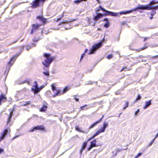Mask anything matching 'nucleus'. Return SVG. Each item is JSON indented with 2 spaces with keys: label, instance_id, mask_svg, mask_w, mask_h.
I'll return each mask as SVG.
<instances>
[{
  "label": "nucleus",
  "instance_id": "1",
  "mask_svg": "<svg viewBox=\"0 0 158 158\" xmlns=\"http://www.w3.org/2000/svg\"><path fill=\"white\" fill-rule=\"evenodd\" d=\"M136 9V8L133 10H127L126 11H123L119 13H117L107 10L104 8L102 7L101 6H100L99 9L97 10L96 11L97 15L96 16L94 17V19L95 20H98L103 16V14H102L98 13V11H99L100 9L104 12V14L105 15H110L112 16H117L118 15H119V14L120 15H126L132 12L133 11L136 10L137 9Z\"/></svg>",
  "mask_w": 158,
  "mask_h": 158
},
{
  "label": "nucleus",
  "instance_id": "2",
  "mask_svg": "<svg viewBox=\"0 0 158 158\" xmlns=\"http://www.w3.org/2000/svg\"><path fill=\"white\" fill-rule=\"evenodd\" d=\"M44 56L45 58L44 61L42 62V63L45 67L44 69L46 71L44 72L43 73L45 75L48 76L49 75V73L48 71V67L50 64L55 59L54 56H52L49 53H44Z\"/></svg>",
  "mask_w": 158,
  "mask_h": 158
},
{
  "label": "nucleus",
  "instance_id": "3",
  "mask_svg": "<svg viewBox=\"0 0 158 158\" xmlns=\"http://www.w3.org/2000/svg\"><path fill=\"white\" fill-rule=\"evenodd\" d=\"M136 9L143 10H153L150 14L151 16H153L156 13L155 10L158 9V5L155 6H153L152 5H150L149 4H148L146 5H141L138 6L136 7Z\"/></svg>",
  "mask_w": 158,
  "mask_h": 158
},
{
  "label": "nucleus",
  "instance_id": "4",
  "mask_svg": "<svg viewBox=\"0 0 158 158\" xmlns=\"http://www.w3.org/2000/svg\"><path fill=\"white\" fill-rule=\"evenodd\" d=\"M104 42V40H100L98 43L94 45L89 50L88 54H92L94 53L99 48H101Z\"/></svg>",
  "mask_w": 158,
  "mask_h": 158
},
{
  "label": "nucleus",
  "instance_id": "5",
  "mask_svg": "<svg viewBox=\"0 0 158 158\" xmlns=\"http://www.w3.org/2000/svg\"><path fill=\"white\" fill-rule=\"evenodd\" d=\"M46 0H35L31 4V7L33 8H35L40 6V4H42L45 2Z\"/></svg>",
  "mask_w": 158,
  "mask_h": 158
},
{
  "label": "nucleus",
  "instance_id": "6",
  "mask_svg": "<svg viewBox=\"0 0 158 158\" xmlns=\"http://www.w3.org/2000/svg\"><path fill=\"white\" fill-rule=\"evenodd\" d=\"M34 85L31 88V91L34 94H37L40 91V89L38 88V83L36 81H35L34 82Z\"/></svg>",
  "mask_w": 158,
  "mask_h": 158
},
{
  "label": "nucleus",
  "instance_id": "7",
  "mask_svg": "<svg viewBox=\"0 0 158 158\" xmlns=\"http://www.w3.org/2000/svg\"><path fill=\"white\" fill-rule=\"evenodd\" d=\"M108 123L107 122H104L103 124V127L100 129L99 130L97 131L98 133L100 134L101 133L104 132L106 128L108 126Z\"/></svg>",
  "mask_w": 158,
  "mask_h": 158
},
{
  "label": "nucleus",
  "instance_id": "8",
  "mask_svg": "<svg viewBox=\"0 0 158 158\" xmlns=\"http://www.w3.org/2000/svg\"><path fill=\"white\" fill-rule=\"evenodd\" d=\"M44 130V128L43 126V125H41V126L38 125V126H37L34 127L33 128H32L31 129L29 130V132H33L35 130Z\"/></svg>",
  "mask_w": 158,
  "mask_h": 158
},
{
  "label": "nucleus",
  "instance_id": "9",
  "mask_svg": "<svg viewBox=\"0 0 158 158\" xmlns=\"http://www.w3.org/2000/svg\"><path fill=\"white\" fill-rule=\"evenodd\" d=\"M21 53H19L18 54L15 55L13 56V57H12L10 59L8 64H10V66L12 65L15 61V59L18 57V56Z\"/></svg>",
  "mask_w": 158,
  "mask_h": 158
},
{
  "label": "nucleus",
  "instance_id": "10",
  "mask_svg": "<svg viewBox=\"0 0 158 158\" xmlns=\"http://www.w3.org/2000/svg\"><path fill=\"white\" fill-rule=\"evenodd\" d=\"M47 106L48 104L46 102L44 101L42 107L40 109V111L43 112H45L47 109Z\"/></svg>",
  "mask_w": 158,
  "mask_h": 158
},
{
  "label": "nucleus",
  "instance_id": "11",
  "mask_svg": "<svg viewBox=\"0 0 158 158\" xmlns=\"http://www.w3.org/2000/svg\"><path fill=\"white\" fill-rule=\"evenodd\" d=\"M37 19L39 20L42 24H44L46 23V19L44 18L42 16H38L37 17Z\"/></svg>",
  "mask_w": 158,
  "mask_h": 158
},
{
  "label": "nucleus",
  "instance_id": "12",
  "mask_svg": "<svg viewBox=\"0 0 158 158\" xmlns=\"http://www.w3.org/2000/svg\"><path fill=\"white\" fill-rule=\"evenodd\" d=\"M8 132V130L7 129H6L4 130L3 132L2 133V135L0 136V142L5 138Z\"/></svg>",
  "mask_w": 158,
  "mask_h": 158
},
{
  "label": "nucleus",
  "instance_id": "13",
  "mask_svg": "<svg viewBox=\"0 0 158 158\" xmlns=\"http://www.w3.org/2000/svg\"><path fill=\"white\" fill-rule=\"evenodd\" d=\"M40 25L37 24L35 25L33 24L32 25V28L31 30V33L32 34L35 30H37V29L39 28Z\"/></svg>",
  "mask_w": 158,
  "mask_h": 158
},
{
  "label": "nucleus",
  "instance_id": "14",
  "mask_svg": "<svg viewBox=\"0 0 158 158\" xmlns=\"http://www.w3.org/2000/svg\"><path fill=\"white\" fill-rule=\"evenodd\" d=\"M104 116L103 115L102 116V117L99 120L97 121L96 122L93 123L91 126H90L89 127V129H90L93 128L97 124H98V123L102 121V119L103 118Z\"/></svg>",
  "mask_w": 158,
  "mask_h": 158
},
{
  "label": "nucleus",
  "instance_id": "15",
  "mask_svg": "<svg viewBox=\"0 0 158 158\" xmlns=\"http://www.w3.org/2000/svg\"><path fill=\"white\" fill-rule=\"evenodd\" d=\"M152 100H149L148 101H146L145 102V105L143 108L144 109H146L148 107L151 105Z\"/></svg>",
  "mask_w": 158,
  "mask_h": 158
},
{
  "label": "nucleus",
  "instance_id": "16",
  "mask_svg": "<svg viewBox=\"0 0 158 158\" xmlns=\"http://www.w3.org/2000/svg\"><path fill=\"white\" fill-rule=\"evenodd\" d=\"M104 21L106 22L104 26L106 28H108L110 26V22L108 19L107 18H105L104 19Z\"/></svg>",
  "mask_w": 158,
  "mask_h": 158
},
{
  "label": "nucleus",
  "instance_id": "17",
  "mask_svg": "<svg viewBox=\"0 0 158 158\" xmlns=\"http://www.w3.org/2000/svg\"><path fill=\"white\" fill-rule=\"evenodd\" d=\"M6 100V98L3 94H2L0 96V105H1L2 102H5Z\"/></svg>",
  "mask_w": 158,
  "mask_h": 158
},
{
  "label": "nucleus",
  "instance_id": "18",
  "mask_svg": "<svg viewBox=\"0 0 158 158\" xmlns=\"http://www.w3.org/2000/svg\"><path fill=\"white\" fill-rule=\"evenodd\" d=\"M13 115V111L10 110V114L8 117L7 124H8L10 122L11 119Z\"/></svg>",
  "mask_w": 158,
  "mask_h": 158
},
{
  "label": "nucleus",
  "instance_id": "19",
  "mask_svg": "<svg viewBox=\"0 0 158 158\" xmlns=\"http://www.w3.org/2000/svg\"><path fill=\"white\" fill-rule=\"evenodd\" d=\"M87 142H85L83 143V146H82V147L80 150V154H81L82 153V152H83V150L86 147L87 145Z\"/></svg>",
  "mask_w": 158,
  "mask_h": 158
},
{
  "label": "nucleus",
  "instance_id": "20",
  "mask_svg": "<svg viewBox=\"0 0 158 158\" xmlns=\"http://www.w3.org/2000/svg\"><path fill=\"white\" fill-rule=\"evenodd\" d=\"M54 94L53 95V97H55L59 95L61 92V91L60 89H57L56 90L55 92H53Z\"/></svg>",
  "mask_w": 158,
  "mask_h": 158
},
{
  "label": "nucleus",
  "instance_id": "21",
  "mask_svg": "<svg viewBox=\"0 0 158 158\" xmlns=\"http://www.w3.org/2000/svg\"><path fill=\"white\" fill-rule=\"evenodd\" d=\"M99 134L97 131L88 140L89 141L91 140L92 139H94L95 137L98 135Z\"/></svg>",
  "mask_w": 158,
  "mask_h": 158
},
{
  "label": "nucleus",
  "instance_id": "22",
  "mask_svg": "<svg viewBox=\"0 0 158 158\" xmlns=\"http://www.w3.org/2000/svg\"><path fill=\"white\" fill-rule=\"evenodd\" d=\"M96 140L94 139L93 141L91 142L90 145L93 146V147H97L98 146L96 144Z\"/></svg>",
  "mask_w": 158,
  "mask_h": 158
},
{
  "label": "nucleus",
  "instance_id": "23",
  "mask_svg": "<svg viewBox=\"0 0 158 158\" xmlns=\"http://www.w3.org/2000/svg\"><path fill=\"white\" fill-rule=\"evenodd\" d=\"M95 106V103H94L88 105L87 107H86V109H89L90 108L94 107Z\"/></svg>",
  "mask_w": 158,
  "mask_h": 158
},
{
  "label": "nucleus",
  "instance_id": "24",
  "mask_svg": "<svg viewBox=\"0 0 158 158\" xmlns=\"http://www.w3.org/2000/svg\"><path fill=\"white\" fill-rule=\"evenodd\" d=\"M52 92H55L56 90H57L56 87H55V84H52L51 85Z\"/></svg>",
  "mask_w": 158,
  "mask_h": 158
},
{
  "label": "nucleus",
  "instance_id": "25",
  "mask_svg": "<svg viewBox=\"0 0 158 158\" xmlns=\"http://www.w3.org/2000/svg\"><path fill=\"white\" fill-rule=\"evenodd\" d=\"M141 97L140 95V94H138L137 98L135 100L134 102H136L138 100H139L141 99Z\"/></svg>",
  "mask_w": 158,
  "mask_h": 158
},
{
  "label": "nucleus",
  "instance_id": "26",
  "mask_svg": "<svg viewBox=\"0 0 158 158\" xmlns=\"http://www.w3.org/2000/svg\"><path fill=\"white\" fill-rule=\"evenodd\" d=\"M88 105H85L83 106H81L80 107L81 109V110H85L87 109H86V107H87Z\"/></svg>",
  "mask_w": 158,
  "mask_h": 158
},
{
  "label": "nucleus",
  "instance_id": "27",
  "mask_svg": "<svg viewBox=\"0 0 158 158\" xmlns=\"http://www.w3.org/2000/svg\"><path fill=\"white\" fill-rule=\"evenodd\" d=\"M69 90L68 87H66L63 90V94L66 93Z\"/></svg>",
  "mask_w": 158,
  "mask_h": 158
},
{
  "label": "nucleus",
  "instance_id": "28",
  "mask_svg": "<svg viewBox=\"0 0 158 158\" xmlns=\"http://www.w3.org/2000/svg\"><path fill=\"white\" fill-rule=\"evenodd\" d=\"M46 94L48 96H51L52 94L51 91L49 90L47 91L46 93Z\"/></svg>",
  "mask_w": 158,
  "mask_h": 158
},
{
  "label": "nucleus",
  "instance_id": "29",
  "mask_svg": "<svg viewBox=\"0 0 158 158\" xmlns=\"http://www.w3.org/2000/svg\"><path fill=\"white\" fill-rule=\"evenodd\" d=\"M156 137H155L154 138V139L151 141V142H150V143H149V144L148 146V147H150V146L151 145H152V144L154 143V140L156 139Z\"/></svg>",
  "mask_w": 158,
  "mask_h": 158
},
{
  "label": "nucleus",
  "instance_id": "30",
  "mask_svg": "<svg viewBox=\"0 0 158 158\" xmlns=\"http://www.w3.org/2000/svg\"><path fill=\"white\" fill-rule=\"evenodd\" d=\"M158 3V1H154V0H152V1H151L150 2V3H149V5L150 4H151V5H152V4H155V3Z\"/></svg>",
  "mask_w": 158,
  "mask_h": 158
},
{
  "label": "nucleus",
  "instance_id": "31",
  "mask_svg": "<svg viewBox=\"0 0 158 158\" xmlns=\"http://www.w3.org/2000/svg\"><path fill=\"white\" fill-rule=\"evenodd\" d=\"M128 104L129 103L127 101L125 102V106L123 108V109H126L127 107L128 106Z\"/></svg>",
  "mask_w": 158,
  "mask_h": 158
},
{
  "label": "nucleus",
  "instance_id": "32",
  "mask_svg": "<svg viewBox=\"0 0 158 158\" xmlns=\"http://www.w3.org/2000/svg\"><path fill=\"white\" fill-rule=\"evenodd\" d=\"M82 1H84L83 0H77L75 1H74V2L75 3H76L77 4H78L80 2H81Z\"/></svg>",
  "mask_w": 158,
  "mask_h": 158
},
{
  "label": "nucleus",
  "instance_id": "33",
  "mask_svg": "<svg viewBox=\"0 0 158 158\" xmlns=\"http://www.w3.org/2000/svg\"><path fill=\"white\" fill-rule=\"evenodd\" d=\"M140 110L139 109H138L135 112V116H136L138 115V114L139 113V112Z\"/></svg>",
  "mask_w": 158,
  "mask_h": 158
},
{
  "label": "nucleus",
  "instance_id": "34",
  "mask_svg": "<svg viewBox=\"0 0 158 158\" xmlns=\"http://www.w3.org/2000/svg\"><path fill=\"white\" fill-rule=\"evenodd\" d=\"M76 129L77 131H79L81 132H83V131L81 130L78 127H76Z\"/></svg>",
  "mask_w": 158,
  "mask_h": 158
},
{
  "label": "nucleus",
  "instance_id": "35",
  "mask_svg": "<svg viewBox=\"0 0 158 158\" xmlns=\"http://www.w3.org/2000/svg\"><path fill=\"white\" fill-rule=\"evenodd\" d=\"M113 55L112 54H110L108 55L107 56L106 58L108 59H111Z\"/></svg>",
  "mask_w": 158,
  "mask_h": 158
},
{
  "label": "nucleus",
  "instance_id": "36",
  "mask_svg": "<svg viewBox=\"0 0 158 158\" xmlns=\"http://www.w3.org/2000/svg\"><path fill=\"white\" fill-rule=\"evenodd\" d=\"M68 22L67 21V20H66L64 21H63L61 23H60L59 24V25H60L61 24H65V23H67Z\"/></svg>",
  "mask_w": 158,
  "mask_h": 158
},
{
  "label": "nucleus",
  "instance_id": "37",
  "mask_svg": "<svg viewBox=\"0 0 158 158\" xmlns=\"http://www.w3.org/2000/svg\"><path fill=\"white\" fill-rule=\"evenodd\" d=\"M30 102L26 101L24 102V104H23V106H26L28 105H29L30 104Z\"/></svg>",
  "mask_w": 158,
  "mask_h": 158
},
{
  "label": "nucleus",
  "instance_id": "38",
  "mask_svg": "<svg viewBox=\"0 0 158 158\" xmlns=\"http://www.w3.org/2000/svg\"><path fill=\"white\" fill-rule=\"evenodd\" d=\"M30 82V80L29 79H28L26 81H23L22 83H21V84L24 83L25 82H27L28 83H29Z\"/></svg>",
  "mask_w": 158,
  "mask_h": 158
},
{
  "label": "nucleus",
  "instance_id": "39",
  "mask_svg": "<svg viewBox=\"0 0 158 158\" xmlns=\"http://www.w3.org/2000/svg\"><path fill=\"white\" fill-rule=\"evenodd\" d=\"M85 55V53H83L82 54V55H81V57L80 60V61H81V60L83 59Z\"/></svg>",
  "mask_w": 158,
  "mask_h": 158
},
{
  "label": "nucleus",
  "instance_id": "40",
  "mask_svg": "<svg viewBox=\"0 0 158 158\" xmlns=\"http://www.w3.org/2000/svg\"><path fill=\"white\" fill-rule=\"evenodd\" d=\"M76 95H74L73 96V97H74V98L75 99V100L77 102H78L79 100V98H77L76 97Z\"/></svg>",
  "mask_w": 158,
  "mask_h": 158
},
{
  "label": "nucleus",
  "instance_id": "41",
  "mask_svg": "<svg viewBox=\"0 0 158 158\" xmlns=\"http://www.w3.org/2000/svg\"><path fill=\"white\" fill-rule=\"evenodd\" d=\"M128 69V68L127 67H125L121 70V71L122 72L123 70L127 71Z\"/></svg>",
  "mask_w": 158,
  "mask_h": 158
},
{
  "label": "nucleus",
  "instance_id": "42",
  "mask_svg": "<svg viewBox=\"0 0 158 158\" xmlns=\"http://www.w3.org/2000/svg\"><path fill=\"white\" fill-rule=\"evenodd\" d=\"M93 146H91V145H90V146H89V148H87L88 149V151H89L90 150L93 148Z\"/></svg>",
  "mask_w": 158,
  "mask_h": 158
},
{
  "label": "nucleus",
  "instance_id": "43",
  "mask_svg": "<svg viewBox=\"0 0 158 158\" xmlns=\"http://www.w3.org/2000/svg\"><path fill=\"white\" fill-rule=\"evenodd\" d=\"M142 155V153L140 152V153H139L136 156V158H138V157H139L140 156Z\"/></svg>",
  "mask_w": 158,
  "mask_h": 158
},
{
  "label": "nucleus",
  "instance_id": "44",
  "mask_svg": "<svg viewBox=\"0 0 158 158\" xmlns=\"http://www.w3.org/2000/svg\"><path fill=\"white\" fill-rule=\"evenodd\" d=\"M93 82L92 81H88L87 84L88 85H91L93 84Z\"/></svg>",
  "mask_w": 158,
  "mask_h": 158
},
{
  "label": "nucleus",
  "instance_id": "45",
  "mask_svg": "<svg viewBox=\"0 0 158 158\" xmlns=\"http://www.w3.org/2000/svg\"><path fill=\"white\" fill-rule=\"evenodd\" d=\"M120 151V150L118 149H117L116 150V152L114 154V155L116 156L117 155L118 152Z\"/></svg>",
  "mask_w": 158,
  "mask_h": 158
},
{
  "label": "nucleus",
  "instance_id": "46",
  "mask_svg": "<svg viewBox=\"0 0 158 158\" xmlns=\"http://www.w3.org/2000/svg\"><path fill=\"white\" fill-rule=\"evenodd\" d=\"M31 48V46H27L26 47V49L27 50H29Z\"/></svg>",
  "mask_w": 158,
  "mask_h": 158
},
{
  "label": "nucleus",
  "instance_id": "47",
  "mask_svg": "<svg viewBox=\"0 0 158 158\" xmlns=\"http://www.w3.org/2000/svg\"><path fill=\"white\" fill-rule=\"evenodd\" d=\"M4 151V149L2 148H0V154L2 153Z\"/></svg>",
  "mask_w": 158,
  "mask_h": 158
},
{
  "label": "nucleus",
  "instance_id": "48",
  "mask_svg": "<svg viewBox=\"0 0 158 158\" xmlns=\"http://www.w3.org/2000/svg\"><path fill=\"white\" fill-rule=\"evenodd\" d=\"M76 20V19H71L70 20H69V22H72L74 21H75Z\"/></svg>",
  "mask_w": 158,
  "mask_h": 158
},
{
  "label": "nucleus",
  "instance_id": "49",
  "mask_svg": "<svg viewBox=\"0 0 158 158\" xmlns=\"http://www.w3.org/2000/svg\"><path fill=\"white\" fill-rule=\"evenodd\" d=\"M150 39V37H146L145 38L144 40V41H145L146 40H148V39Z\"/></svg>",
  "mask_w": 158,
  "mask_h": 158
},
{
  "label": "nucleus",
  "instance_id": "50",
  "mask_svg": "<svg viewBox=\"0 0 158 158\" xmlns=\"http://www.w3.org/2000/svg\"><path fill=\"white\" fill-rule=\"evenodd\" d=\"M148 56H139V57H140V58H144V57H147Z\"/></svg>",
  "mask_w": 158,
  "mask_h": 158
},
{
  "label": "nucleus",
  "instance_id": "51",
  "mask_svg": "<svg viewBox=\"0 0 158 158\" xmlns=\"http://www.w3.org/2000/svg\"><path fill=\"white\" fill-rule=\"evenodd\" d=\"M19 136V135H16V136H15V137H14L13 139H12V140H14L15 139H16V138H17V137H18Z\"/></svg>",
  "mask_w": 158,
  "mask_h": 158
},
{
  "label": "nucleus",
  "instance_id": "52",
  "mask_svg": "<svg viewBox=\"0 0 158 158\" xmlns=\"http://www.w3.org/2000/svg\"><path fill=\"white\" fill-rule=\"evenodd\" d=\"M147 48V47H143L141 48V50H143Z\"/></svg>",
  "mask_w": 158,
  "mask_h": 158
},
{
  "label": "nucleus",
  "instance_id": "53",
  "mask_svg": "<svg viewBox=\"0 0 158 158\" xmlns=\"http://www.w3.org/2000/svg\"><path fill=\"white\" fill-rule=\"evenodd\" d=\"M44 88L43 86H41L40 87H38V88L40 89V91Z\"/></svg>",
  "mask_w": 158,
  "mask_h": 158
},
{
  "label": "nucleus",
  "instance_id": "54",
  "mask_svg": "<svg viewBox=\"0 0 158 158\" xmlns=\"http://www.w3.org/2000/svg\"><path fill=\"white\" fill-rule=\"evenodd\" d=\"M88 51V50L87 49H85V52H84V53H85H85L87 52Z\"/></svg>",
  "mask_w": 158,
  "mask_h": 158
},
{
  "label": "nucleus",
  "instance_id": "55",
  "mask_svg": "<svg viewBox=\"0 0 158 158\" xmlns=\"http://www.w3.org/2000/svg\"><path fill=\"white\" fill-rule=\"evenodd\" d=\"M61 18L62 17H61L59 18H58L57 19V20L56 21V22H58V21H60L61 19Z\"/></svg>",
  "mask_w": 158,
  "mask_h": 158
},
{
  "label": "nucleus",
  "instance_id": "56",
  "mask_svg": "<svg viewBox=\"0 0 158 158\" xmlns=\"http://www.w3.org/2000/svg\"><path fill=\"white\" fill-rule=\"evenodd\" d=\"M158 57V55L152 57V58L154 59L156 58H157Z\"/></svg>",
  "mask_w": 158,
  "mask_h": 158
},
{
  "label": "nucleus",
  "instance_id": "57",
  "mask_svg": "<svg viewBox=\"0 0 158 158\" xmlns=\"http://www.w3.org/2000/svg\"><path fill=\"white\" fill-rule=\"evenodd\" d=\"M18 40V39L16 40L15 41H14V42H13L12 43V44H14V43H16L17 41V40Z\"/></svg>",
  "mask_w": 158,
  "mask_h": 158
},
{
  "label": "nucleus",
  "instance_id": "58",
  "mask_svg": "<svg viewBox=\"0 0 158 158\" xmlns=\"http://www.w3.org/2000/svg\"><path fill=\"white\" fill-rule=\"evenodd\" d=\"M97 2L98 3H101V2L99 1V0L98 1H97Z\"/></svg>",
  "mask_w": 158,
  "mask_h": 158
},
{
  "label": "nucleus",
  "instance_id": "59",
  "mask_svg": "<svg viewBox=\"0 0 158 158\" xmlns=\"http://www.w3.org/2000/svg\"><path fill=\"white\" fill-rule=\"evenodd\" d=\"M153 16H151V17H150V19H153Z\"/></svg>",
  "mask_w": 158,
  "mask_h": 158
},
{
  "label": "nucleus",
  "instance_id": "60",
  "mask_svg": "<svg viewBox=\"0 0 158 158\" xmlns=\"http://www.w3.org/2000/svg\"><path fill=\"white\" fill-rule=\"evenodd\" d=\"M32 44V46H35V44L34 43H33Z\"/></svg>",
  "mask_w": 158,
  "mask_h": 158
},
{
  "label": "nucleus",
  "instance_id": "61",
  "mask_svg": "<svg viewBox=\"0 0 158 158\" xmlns=\"http://www.w3.org/2000/svg\"><path fill=\"white\" fill-rule=\"evenodd\" d=\"M34 41H35V42H36V41H37V40H36L35 39V40H34Z\"/></svg>",
  "mask_w": 158,
  "mask_h": 158
},
{
  "label": "nucleus",
  "instance_id": "62",
  "mask_svg": "<svg viewBox=\"0 0 158 158\" xmlns=\"http://www.w3.org/2000/svg\"><path fill=\"white\" fill-rule=\"evenodd\" d=\"M68 29L67 28H65V30H67Z\"/></svg>",
  "mask_w": 158,
  "mask_h": 158
},
{
  "label": "nucleus",
  "instance_id": "63",
  "mask_svg": "<svg viewBox=\"0 0 158 158\" xmlns=\"http://www.w3.org/2000/svg\"><path fill=\"white\" fill-rule=\"evenodd\" d=\"M115 93V94H117V92H116Z\"/></svg>",
  "mask_w": 158,
  "mask_h": 158
},
{
  "label": "nucleus",
  "instance_id": "64",
  "mask_svg": "<svg viewBox=\"0 0 158 158\" xmlns=\"http://www.w3.org/2000/svg\"><path fill=\"white\" fill-rule=\"evenodd\" d=\"M144 61V60H141V61Z\"/></svg>",
  "mask_w": 158,
  "mask_h": 158
}]
</instances>
